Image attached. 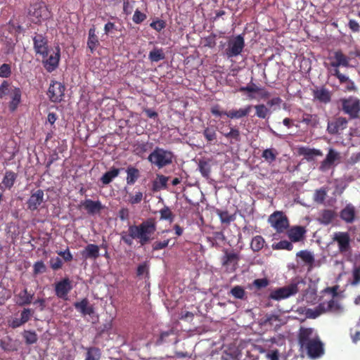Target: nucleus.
Returning a JSON list of instances; mask_svg holds the SVG:
<instances>
[{"mask_svg": "<svg viewBox=\"0 0 360 360\" xmlns=\"http://www.w3.org/2000/svg\"><path fill=\"white\" fill-rule=\"evenodd\" d=\"M153 144L148 142H139L134 145V152L139 156H142L145 153L151 149Z\"/></svg>", "mask_w": 360, "mask_h": 360, "instance_id": "obj_38", "label": "nucleus"}, {"mask_svg": "<svg viewBox=\"0 0 360 360\" xmlns=\"http://www.w3.org/2000/svg\"><path fill=\"white\" fill-rule=\"evenodd\" d=\"M302 122L311 127L315 128L319 124V117L316 114L304 112Z\"/></svg>", "mask_w": 360, "mask_h": 360, "instance_id": "obj_32", "label": "nucleus"}, {"mask_svg": "<svg viewBox=\"0 0 360 360\" xmlns=\"http://www.w3.org/2000/svg\"><path fill=\"white\" fill-rule=\"evenodd\" d=\"M159 212L160 214V220H166L168 221L169 223L173 222L174 219V214L171 211L169 207L165 206L159 211Z\"/></svg>", "mask_w": 360, "mask_h": 360, "instance_id": "obj_42", "label": "nucleus"}, {"mask_svg": "<svg viewBox=\"0 0 360 360\" xmlns=\"http://www.w3.org/2000/svg\"><path fill=\"white\" fill-rule=\"evenodd\" d=\"M347 120L345 117H339L334 122L328 123L327 130L330 134H337L340 130L347 127Z\"/></svg>", "mask_w": 360, "mask_h": 360, "instance_id": "obj_21", "label": "nucleus"}, {"mask_svg": "<svg viewBox=\"0 0 360 360\" xmlns=\"http://www.w3.org/2000/svg\"><path fill=\"white\" fill-rule=\"evenodd\" d=\"M99 44L98 37L95 34V28H91L89 31V37L87 41V46L90 49L91 53H93L96 48Z\"/></svg>", "mask_w": 360, "mask_h": 360, "instance_id": "obj_36", "label": "nucleus"}, {"mask_svg": "<svg viewBox=\"0 0 360 360\" xmlns=\"http://www.w3.org/2000/svg\"><path fill=\"white\" fill-rule=\"evenodd\" d=\"M23 338H25L27 345L36 343L38 340L37 333L34 331L31 330H25Z\"/></svg>", "mask_w": 360, "mask_h": 360, "instance_id": "obj_48", "label": "nucleus"}, {"mask_svg": "<svg viewBox=\"0 0 360 360\" xmlns=\"http://www.w3.org/2000/svg\"><path fill=\"white\" fill-rule=\"evenodd\" d=\"M156 229L157 225L155 219L149 218L138 225H129L127 231L120 233V239L129 247L132 246L134 240H137L140 245L143 246L153 239Z\"/></svg>", "mask_w": 360, "mask_h": 360, "instance_id": "obj_1", "label": "nucleus"}, {"mask_svg": "<svg viewBox=\"0 0 360 360\" xmlns=\"http://www.w3.org/2000/svg\"><path fill=\"white\" fill-rule=\"evenodd\" d=\"M355 208L351 205L348 204L340 212V218L347 223H352L355 219Z\"/></svg>", "mask_w": 360, "mask_h": 360, "instance_id": "obj_26", "label": "nucleus"}, {"mask_svg": "<svg viewBox=\"0 0 360 360\" xmlns=\"http://www.w3.org/2000/svg\"><path fill=\"white\" fill-rule=\"evenodd\" d=\"M217 214L222 224H229L236 219L234 214H230L227 210H217Z\"/></svg>", "mask_w": 360, "mask_h": 360, "instance_id": "obj_39", "label": "nucleus"}, {"mask_svg": "<svg viewBox=\"0 0 360 360\" xmlns=\"http://www.w3.org/2000/svg\"><path fill=\"white\" fill-rule=\"evenodd\" d=\"M252 109V105H248L239 109H233L225 112V115L231 119H240L249 115Z\"/></svg>", "mask_w": 360, "mask_h": 360, "instance_id": "obj_23", "label": "nucleus"}, {"mask_svg": "<svg viewBox=\"0 0 360 360\" xmlns=\"http://www.w3.org/2000/svg\"><path fill=\"white\" fill-rule=\"evenodd\" d=\"M81 254L85 259H96L99 257V247L95 244H88Z\"/></svg>", "mask_w": 360, "mask_h": 360, "instance_id": "obj_25", "label": "nucleus"}, {"mask_svg": "<svg viewBox=\"0 0 360 360\" xmlns=\"http://www.w3.org/2000/svg\"><path fill=\"white\" fill-rule=\"evenodd\" d=\"M122 169L112 167L109 171L106 172L101 178V182L105 184H109L112 180L118 176Z\"/></svg>", "mask_w": 360, "mask_h": 360, "instance_id": "obj_31", "label": "nucleus"}, {"mask_svg": "<svg viewBox=\"0 0 360 360\" xmlns=\"http://www.w3.org/2000/svg\"><path fill=\"white\" fill-rule=\"evenodd\" d=\"M21 96L22 92L20 88L14 87L11 89V100L8 103V108L11 112H13L17 110L19 104L21 102Z\"/></svg>", "mask_w": 360, "mask_h": 360, "instance_id": "obj_24", "label": "nucleus"}, {"mask_svg": "<svg viewBox=\"0 0 360 360\" xmlns=\"http://www.w3.org/2000/svg\"><path fill=\"white\" fill-rule=\"evenodd\" d=\"M11 84L6 80L3 81L0 85V98H3L9 92L11 93Z\"/></svg>", "mask_w": 360, "mask_h": 360, "instance_id": "obj_52", "label": "nucleus"}, {"mask_svg": "<svg viewBox=\"0 0 360 360\" xmlns=\"http://www.w3.org/2000/svg\"><path fill=\"white\" fill-rule=\"evenodd\" d=\"M341 156L339 152L333 148H329L326 158L321 162L319 170L326 172L330 169L335 163L340 160Z\"/></svg>", "mask_w": 360, "mask_h": 360, "instance_id": "obj_12", "label": "nucleus"}, {"mask_svg": "<svg viewBox=\"0 0 360 360\" xmlns=\"http://www.w3.org/2000/svg\"><path fill=\"white\" fill-rule=\"evenodd\" d=\"M72 289L71 281L65 278L55 285V293L58 298L67 300L68 293Z\"/></svg>", "mask_w": 360, "mask_h": 360, "instance_id": "obj_14", "label": "nucleus"}, {"mask_svg": "<svg viewBox=\"0 0 360 360\" xmlns=\"http://www.w3.org/2000/svg\"><path fill=\"white\" fill-rule=\"evenodd\" d=\"M315 334L313 328L301 327L298 334V342L300 347L303 348L309 342H311Z\"/></svg>", "mask_w": 360, "mask_h": 360, "instance_id": "obj_19", "label": "nucleus"}, {"mask_svg": "<svg viewBox=\"0 0 360 360\" xmlns=\"http://www.w3.org/2000/svg\"><path fill=\"white\" fill-rule=\"evenodd\" d=\"M143 200V193L141 191L136 192L134 195L129 194V202L131 205L139 204Z\"/></svg>", "mask_w": 360, "mask_h": 360, "instance_id": "obj_56", "label": "nucleus"}, {"mask_svg": "<svg viewBox=\"0 0 360 360\" xmlns=\"http://www.w3.org/2000/svg\"><path fill=\"white\" fill-rule=\"evenodd\" d=\"M254 286L257 289L266 288L269 285V281L266 278H258L253 281Z\"/></svg>", "mask_w": 360, "mask_h": 360, "instance_id": "obj_62", "label": "nucleus"}, {"mask_svg": "<svg viewBox=\"0 0 360 360\" xmlns=\"http://www.w3.org/2000/svg\"><path fill=\"white\" fill-rule=\"evenodd\" d=\"M126 173V181L128 185H134L141 176L139 169L131 165L127 167Z\"/></svg>", "mask_w": 360, "mask_h": 360, "instance_id": "obj_28", "label": "nucleus"}, {"mask_svg": "<svg viewBox=\"0 0 360 360\" xmlns=\"http://www.w3.org/2000/svg\"><path fill=\"white\" fill-rule=\"evenodd\" d=\"M46 267L42 261H38L33 266L34 274L37 275L45 272Z\"/></svg>", "mask_w": 360, "mask_h": 360, "instance_id": "obj_57", "label": "nucleus"}, {"mask_svg": "<svg viewBox=\"0 0 360 360\" xmlns=\"http://www.w3.org/2000/svg\"><path fill=\"white\" fill-rule=\"evenodd\" d=\"M240 257L237 253L229 252L227 250H224V255L221 257V264L226 269L231 266L233 271L236 270V266L239 261Z\"/></svg>", "mask_w": 360, "mask_h": 360, "instance_id": "obj_20", "label": "nucleus"}, {"mask_svg": "<svg viewBox=\"0 0 360 360\" xmlns=\"http://www.w3.org/2000/svg\"><path fill=\"white\" fill-rule=\"evenodd\" d=\"M82 206L90 215L99 213L103 209V206L99 200L94 201L91 199H86L83 201Z\"/></svg>", "mask_w": 360, "mask_h": 360, "instance_id": "obj_22", "label": "nucleus"}, {"mask_svg": "<svg viewBox=\"0 0 360 360\" xmlns=\"http://www.w3.org/2000/svg\"><path fill=\"white\" fill-rule=\"evenodd\" d=\"M332 75L335 77H336L339 81H340V84H343L345 82H348L349 79V77L343 74H342L339 69H334L333 70V72L332 73Z\"/></svg>", "mask_w": 360, "mask_h": 360, "instance_id": "obj_63", "label": "nucleus"}, {"mask_svg": "<svg viewBox=\"0 0 360 360\" xmlns=\"http://www.w3.org/2000/svg\"><path fill=\"white\" fill-rule=\"evenodd\" d=\"M298 292V283H291L288 285L279 288L272 291L269 298L274 300H280L295 295Z\"/></svg>", "mask_w": 360, "mask_h": 360, "instance_id": "obj_6", "label": "nucleus"}, {"mask_svg": "<svg viewBox=\"0 0 360 360\" xmlns=\"http://www.w3.org/2000/svg\"><path fill=\"white\" fill-rule=\"evenodd\" d=\"M265 240L262 236H256L252 238L250 243V248L253 252H259L264 245Z\"/></svg>", "mask_w": 360, "mask_h": 360, "instance_id": "obj_37", "label": "nucleus"}, {"mask_svg": "<svg viewBox=\"0 0 360 360\" xmlns=\"http://www.w3.org/2000/svg\"><path fill=\"white\" fill-rule=\"evenodd\" d=\"M11 75V65L4 63L0 66V77L8 78Z\"/></svg>", "mask_w": 360, "mask_h": 360, "instance_id": "obj_54", "label": "nucleus"}, {"mask_svg": "<svg viewBox=\"0 0 360 360\" xmlns=\"http://www.w3.org/2000/svg\"><path fill=\"white\" fill-rule=\"evenodd\" d=\"M226 237L222 231L214 232L212 236L207 237V241L212 247H219V243H224Z\"/></svg>", "mask_w": 360, "mask_h": 360, "instance_id": "obj_34", "label": "nucleus"}, {"mask_svg": "<svg viewBox=\"0 0 360 360\" xmlns=\"http://www.w3.org/2000/svg\"><path fill=\"white\" fill-rule=\"evenodd\" d=\"M342 110L346 115H348L350 120H354L359 117L360 114V100L357 98L349 96L347 98L340 100Z\"/></svg>", "mask_w": 360, "mask_h": 360, "instance_id": "obj_3", "label": "nucleus"}, {"mask_svg": "<svg viewBox=\"0 0 360 360\" xmlns=\"http://www.w3.org/2000/svg\"><path fill=\"white\" fill-rule=\"evenodd\" d=\"M325 313L324 305L320 303L314 309H307L305 312L306 317L308 319H316L320 315Z\"/></svg>", "mask_w": 360, "mask_h": 360, "instance_id": "obj_35", "label": "nucleus"}, {"mask_svg": "<svg viewBox=\"0 0 360 360\" xmlns=\"http://www.w3.org/2000/svg\"><path fill=\"white\" fill-rule=\"evenodd\" d=\"M268 222L279 233H283L289 226L288 219L281 211L272 213L268 219Z\"/></svg>", "mask_w": 360, "mask_h": 360, "instance_id": "obj_4", "label": "nucleus"}, {"mask_svg": "<svg viewBox=\"0 0 360 360\" xmlns=\"http://www.w3.org/2000/svg\"><path fill=\"white\" fill-rule=\"evenodd\" d=\"M230 294L236 299L244 300L246 292L242 286L236 285L231 288Z\"/></svg>", "mask_w": 360, "mask_h": 360, "instance_id": "obj_45", "label": "nucleus"}, {"mask_svg": "<svg viewBox=\"0 0 360 360\" xmlns=\"http://www.w3.org/2000/svg\"><path fill=\"white\" fill-rule=\"evenodd\" d=\"M199 170L205 178H208L211 172V168L207 162H200L199 164Z\"/></svg>", "mask_w": 360, "mask_h": 360, "instance_id": "obj_53", "label": "nucleus"}, {"mask_svg": "<svg viewBox=\"0 0 360 360\" xmlns=\"http://www.w3.org/2000/svg\"><path fill=\"white\" fill-rule=\"evenodd\" d=\"M322 304L324 305L325 313L328 311L339 313L342 311L340 304L333 300H330L328 302H322Z\"/></svg>", "mask_w": 360, "mask_h": 360, "instance_id": "obj_40", "label": "nucleus"}, {"mask_svg": "<svg viewBox=\"0 0 360 360\" xmlns=\"http://www.w3.org/2000/svg\"><path fill=\"white\" fill-rule=\"evenodd\" d=\"M223 135L230 139H233L236 141H240V133L238 129L231 127L229 132L224 133Z\"/></svg>", "mask_w": 360, "mask_h": 360, "instance_id": "obj_49", "label": "nucleus"}, {"mask_svg": "<svg viewBox=\"0 0 360 360\" xmlns=\"http://www.w3.org/2000/svg\"><path fill=\"white\" fill-rule=\"evenodd\" d=\"M303 348L307 350L308 356L311 359L319 358L324 354L323 344L317 334H315L311 342Z\"/></svg>", "mask_w": 360, "mask_h": 360, "instance_id": "obj_7", "label": "nucleus"}, {"mask_svg": "<svg viewBox=\"0 0 360 360\" xmlns=\"http://www.w3.org/2000/svg\"><path fill=\"white\" fill-rule=\"evenodd\" d=\"M353 281L351 284L356 285L360 283V266L355 267L352 271Z\"/></svg>", "mask_w": 360, "mask_h": 360, "instance_id": "obj_61", "label": "nucleus"}, {"mask_svg": "<svg viewBox=\"0 0 360 360\" xmlns=\"http://www.w3.org/2000/svg\"><path fill=\"white\" fill-rule=\"evenodd\" d=\"M300 154L304 155L307 160H312L314 156H322L323 153L316 148L302 147L300 148Z\"/></svg>", "mask_w": 360, "mask_h": 360, "instance_id": "obj_33", "label": "nucleus"}, {"mask_svg": "<svg viewBox=\"0 0 360 360\" xmlns=\"http://www.w3.org/2000/svg\"><path fill=\"white\" fill-rule=\"evenodd\" d=\"M65 86L56 81H51L48 89L47 95L49 99L54 103L60 102L64 96Z\"/></svg>", "mask_w": 360, "mask_h": 360, "instance_id": "obj_9", "label": "nucleus"}, {"mask_svg": "<svg viewBox=\"0 0 360 360\" xmlns=\"http://www.w3.org/2000/svg\"><path fill=\"white\" fill-rule=\"evenodd\" d=\"M101 358L100 349L97 347H90L86 352L85 360H99Z\"/></svg>", "mask_w": 360, "mask_h": 360, "instance_id": "obj_47", "label": "nucleus"}, {"mask_svg": "<svg viewBox=\"0 0 360 360\" xmlns=\"http://www.w3.org/2000/svg\"><path fill=\"white\" fill-rule=\"evenodd\" d=\"M89 304V300L86 298L82 299L80 302H77L74 304V306L77 310L81 312L84 310L86 305Z\"/></svg>", "mask_w": 360, "mask_h": 360, "instance_id": "obj_64", "label": "nucleus"}, {"mask_svg": "<svg viewBox=\"0 0 360 360\" xmlns=\"http://www.w3.org/2000/svg\"><path fill=\"white\" fill-rule=\"evenodd\" d=\"M203 136L207 141L212 142L217 139V133L214 128L206 127L203 131Z\"/></svg>", "mask_w": 360, "mask_h": 360, "instance_id": "obj_50", "label": "nucleus"}, {"mask_svg": "<svg viewBox=\"0 0 360 360\" xmlns=\"http://www.w3.org/2000/svg\"><path fill=\"white\" fill-rule=\"evenodd\" d=\"M32 40L36 54L41 56L42 58H46L49 53L47 37L44 34L36 33Z\"/></svg>", "mask_w": 360, "mask_h": 360, "instance_id": "obj_8", "label": "nucleus"}, {"mask_svg": "<svg viewBox=\"0 0 360 360\" xmlns=\"http://www.w3.org/2000/svg\"><path fill=\"white\" fill-rule=\"evenodd\" d=\"M336 216L335 211L331 210H323L318 219L320 224L323 225L330 224Z\"/></svg>", "mask_w": 360, "mask_h": 360, "instance_id": "obj_29", "label": "nucleus"}, {"mask_svg": "<svg viewBox=\"0 0 360 360\" xmlns=\"http://www.w3.org/2000/svg\"><path fill=\"white\" fill-rule=\"evenodd\" d=\"M170 239H166L163 241H155L152 245L153 251H158L167 248L169 245Z\"/></svg>", "mask_w": 360, "mask_h": 360, "instance_id": "obj_55", "label": "nucleus"}, {"mask_svg": "<svg viewBox=\"0 0 360 360\" xmlns=\"http://www.w3.org/2000/svg\"><path fill=\"white\" fill-rule=\"evenodd\" d=\"M297 256L300 257L306 264H310L311 266L314 262V257L312 254L307 250H301L298 252L297 253Z\"/></svg>", "mask_w": 360, "mask_h": 360, "instance_id": "obj_44", "label": "nucleus"}, {"mask_svg": "<svg viewBox=\"0 0 360 360\" xmlns=\"http://www.w3.org/2000/svg\"><path fill=\"white\" fill-rule=\"evenodd\" d=\"M278 153L274 148L265 149L262 154V157L269 163H272L276 159Z\"/></svg>", "mask_w": 360, "mask_h": 360, "instance_id": "obj_43", "label": "nucleus"}, {"mask_svg": "<svg viewBox=\"0 0 360 360\" xmlns=\"http://www.w3.org/2000/svg\"><path fill=\"white\" fill-rule=\"evenodd\" d=\"M50 266L54 271L60 269L63 266V262L60 258L56 257L50 259Z\"/></svg>", "mask_w": 360, "mask_h": 360, "instance_id": "obj_60", "label": "nucleus"}, {"mask_svg": "<svg viewBox=\"0 0 360 360\" xmlns=\"http://www.w3.org/2000/svg\"><path fill=\"white\" fill-rule=\"evenodd\" d=\"M33 297L34 294L28 293L27 289L25 288L17 295L18 300L16 301V303L19 306L30 304L32 301Z\"/></svg>", "mask_w": 360, "mask_h": 360, "instance_id": "obj_30", "label": "nucleus"}, {"mask_svg": "<svg viewBox=\"0 0 360 360\" xmlns=\"http://www.w3.org/2000/svg\"><path fill=\"white\" fill-rule=\"evenodd\" d=\"M244 46V38L238 34L228 41V47L225 50L226 56L229 58L236 57L242 53Z\"/></svg>", "mask_w": 360, "mask_h": 360, "instance_id": "obj_5", "label": "nucleus"}, {"mask_svg": "<svg viewBox=\"0 0 360 360\" xmlns=\"http://www.w3.org/2000/svg\"><path fill=\"white\" fill-rule=\"evenodd\" d=\"M306 229L302 226H292L287 232V236L291 242L297 243L304 238Z\"/></svg>", "mask_w": 360, "mask_h": 360, "instance_id": "obj_18", "label": "nucleus"}, {"mask_svg": "<svg viewBox=\"0 0 360 360\" xmlns=\"http://www.w3.org/2000/svg\"><path fill=\"white\" fill-rule=\"evenodd\" d=\"M165 55L162 49L155 48L150 51L148 58L151 62H158L165 59Z\"/></svg>", "mask_w": 360, "mask_h": 360, "instance_id": "obj_41", "label": "nucleus"}, {"mask_svg": "<svg viewBox=\"0 0 360 360\" xmlns=\"http://www.w3.org/2000/svg\"><path fill=\"white\" fill-rule=\"evenodd\" d=\"M17 178V173L11 170H6L2 179L1 184L6 189L11 190L14 186Z\"/></svg>", "mask_w": 360, "mask_h": 360, "instance_id": "obj_27", "label": "nucleus"}, {"mask_svg": "<svg viewBox=\"0 0 360 360\" xmlns=\"http://www.w3.org/2000/svg\"><path fill=\"white\" fill-rule=\"evenodd\" d=\"M174 159L173 152L160 147H155L148 157V160L158 169L171 165Z\"/></svg>", "mask_w": 360, "mask_h": 360, "instance_id": "obj_2", "label": "nucleus"}, {"mask_svg": "<svg viewBox=\"0 0 360 360\" xmlns=\"http://www.w3.org/2000/svg\"><path fill=\"white\" fill-rule=\"evenodd\" d=\"M333 240L337 243L340 252L345 253L350 250L351 239L348 232H335L333 234Z\"/></svg>", "mask_w": 360, "mask_h": 360, "instance_id": "obj_10", "label": "nucleus"}, {"mask_svg": "<svg viewBox=\"0 0 360 360\" xmlns=\"http://www.w3.org/2000/svg\"><path fill=\"white\" fill-rule=\"evenodd\" d=\"M60 58V49L59 46L56 47V51H53L50 55L48 54L46 58H42V64L44 68L51 72L55 70L59 64Z\"/></svg>", "mask_w": 360, "mask_h": 360, "instance_id": "obj_11", "label": "nucleus"}, {"mask_svg": "<svg viewBox=\"0 0 360 360\" xmlns=\"http://www.w3.org/2000/svg\"><path fill=\"white\" fill-rule=\"evenodd\" d=\"M44 193L41 189L32 193L27 202V209L31 211L37 210L44 201Z\"/></svg>", "mask_w": 360, "mask_h": 360, "instance_id": "obj_17", "label": "nucleus"}, {"mask_svg": "<svg viewBox=\"0 0 360 360\" xmlns=\"http://www.w3.org/2000/svg\"><path fill=\"white\" fill-rule=\"evenodd\" d=\"M272 248L274 250H292L293 248V245L292 242L288 241L285 240H281L276 243H274L272 245Z\"/></svg>", "mask_w": 360, "mask_h": 360, "instance_id": "obj_46", "label": "nucleus"}, {"mask_svg": "<svg viewBox=\"0 0 360 360\" xmlns=\"http://www.w3.org/2000/svg\"><path fill=\"white\" fill-rule=\"evenodd\" d=\"M329 59L331 60L330 65L334 69H338L340 67L348 68L349 66L350 58L342 53V51L338 50L333 53V56Z\"/></svg>", "mask_w": 360, "mask_h": 360, "instance_id": "obj_13", "label": "nucleus"}, {"mask_svg": "<svg viewBox=\"0 0 360 360\" xmlns=\"http://www.w3.org/2000/svg\"><path fill=\"white\" fill-rule=\"evenodd\" d=\"M146 14L141 13L139 10H136L132 19L135 23L139 24V23L142 22L143 21H144L146 20Z\"/></svg>", "mask_w": 360, "mask_h": 360, "instance_id": "obj_59", "label": "nucleus"}, {"mask_svg": "<svg viewBox=\"0 0 360 360\" xmlns=\"http://www.w3.org/2000/svg\"><path fill=\"white\" fill-rule=\"evenodd\" d=\"M312 96L314 101L321 103L328 104L331 101V92L323 86L314 89Z\"/></svg>", "mask_w": 360, "mask_h": 360, "instance_id": "obj_15", "label": "nucleus"}, {"mask_svg": "<svg viewBox=\"0 0 360 360\" xmlns=\"http://www.w3.org/2000/svg\"><path fill=\"white\" fill-rule=\"evenodd\" d=\"M254 108L256 110L255 115L258 117L264 119L266 117L269 112V109L264 104L256 105Z\"/></svg>", "mask_w": 360, "mask_h": 360, "instance_id": "obj_51", "label": "nucleus"}, {"mask_svg": "<svg viewBox=\"0 0 360 360\" xmlns=\"http://www.w3.org/2000/svg\"><path fill=\"white\" fill-rule=\"evenodd\" d=\"M30 16L34 18L32 20L35 23L40 22L41 20L47 18V9L41 4H34L29 9Z\"/></svg>", "mask_w": 360, "mask_h": 360, "instance_id": "obj_16", "label": "nucleus"}, {"mask_svg": "<svg viewBox=\"0 0 360 360\" xmlns=\"http://www.w3.org/2000/svg\"><path fill=\"white\" fill-rule=\"evenodd\" d=\"M150 26L158 32H160L162 29L166 27V22L163 20H157L153 21Z\"/></svg>", "mask_w": 360, "mask_h": 360, "instance_id": "obj_58", "label": "nucleus"}]
</instances>
